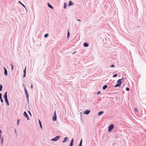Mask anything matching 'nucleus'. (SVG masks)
I'll list each match as a JSON object with an SVG mask.
<instances>
[{
  "label": "nucleus",
  "instance_id": "obj_5",
  "mask_svg": "<svg viewBox=\"0 0 146 146\" xmlns=\"http://www.w3.org/2000/svg\"><path fill=\"white\" fill-rule=\"evenodd\" d=\"M24 115L25 117H26L28 120H29V118L26 113L25 111L24 113Z\"/></svg>",
  "mask_w": 146,
  "mask_h": 146
},
{
  "label": "nucleus",
  "instance_id": "obj_19",
  "mask_svg": "<svg viewBox=\"0 0 146 146\" xmlns=\"http://www.w3.org/2000/svg\"><path fill=\"white\" fill-rule=\"evenodd\" d=\"M66 3H64V9H65L66 8Z\"/></svg>",
  "mask_w": 146,
  "mask_h": 146
},
{
  "label": "nucleus",
  "instance_id": "obj_27",
  "mask_svg": "<svg viewBox=\"0 0 146 146\" xmlns=\"http://www.w3.org/2000/svg\"><path fill=\"white\" fill-rule=\"evenodd\" d=\"M1 139V143L2 144H3V143L4 139L3 138H2Z\"/></svg>",
  "mask_w": 146,
  "mask_h": 146
},
{
  "label": "nucleus",
  "instance_id": "obj_42",
  "mask_svg": "<svg viewBox=\"0 0 146 146\" xmlns=\"http://www.w3.org/2000/svg\"><path fill=\"white\" fill-rule=\"evenodd\" d=\"M75 52H74V53H73V54H74V53H75Z\"/></svg>",
  "mask_w": 146,
  "mask_h": 146
},
{
  "label": "nucleus",
  "instance_id": "obj_41",
  "mask_svg": "<svg viewBox=\"0 0 146 146\" xmlns=\"http://www.w3.org/2000/svg\"><path fill=\"white\" fill-rule=\"evenodd\" d=\"M19 3H21V4H22V3L21 2H20V1H19Z\"/></svg>",
  "mask_w": 146,
  "mask_h": 146
},
{
  "label": "nucleus",
  "instance_id": "obj_20",
  "mask_svg": "<svg viewBox=\"0 0 146 146\" xmlns=\"http://www.w3.org/2000/svg\"><path fill=\"white\" fill-rule=\"evenodd\" d=\"M2 86L1 85H0V91H2Z\"/></svg>",
  "mask_w": 146,
  "mask_h": 146
},
{
  "label": "nucleus",
  "instance_id": "obj_38",
  "mask_svg": "<svg viewBox=\"0 0 146 146\" xmlns=\"http://www.w3.org/2000/svg\"><path fill=\"white\" fill-rule=\"evenodd\" d=\"M31 88H33V85L32 84L31 85Z\"/></svg>",
  "mask_w": 146,
  "mask_h": 146
},
{
  "label": "nucleus",
  "instance_id": "obj_18",
  "mask_svg": "<svg viewBox=\"0 0 146 146\" xmlns=\"http://www.w3.org/2000/svg\"><path fill=\"white\" fill-rule=\"evenodd\" d=\"M68 34H67V38H68L69 37V35H70V33L69 32L68 30Z\"/></svg>",
  "mask_w": 146,
  "mask_h": 146
},
{
  "label": "nucleus",
  "instance_id": "obj_9",
  "mask_svg": "<svg viewBox=\"0 0 146 146\" xmlns=\"http://www.w3.org/2000/svg\"><path fill=\"white\" fill-rule=\"evenodd\" d=\"M7 92H6V93H5V96H4L5 100L7 99Z\"/></svg>",
  "mask_w": 146,
  "mask_h": 146
},
{
  "label": "nucleus",
  "instance_id": "obj_7",
  "mask_svg": "<svg viewBox=\"0 0 146 146\" xmlns=\"http://www.w3.org/2000/svg\"><path fill=\"white\" fill-rule=\"evenodd\" d=\"M90 112V111H88V110H86L84 113V114H88Z\"/></svg>",
  "mask_w": 146,
  "mask_h": 146
},
{
  "label": "nucleus",
  "instance_id": "obj_33",
  "mask_svg": "<svg viewBox=\"0 0 146 146\" xmlns=\"http://www.w3.org/2000/svg\"><path fill=\"white\" fill-rule=\"evenodd\" d=\"M11 66H12V70H13V66L12 65H11Z\"/></svg>",
  "mask_w": 146,
  "mask_h": 146
},
{
  "label": "nucleus",
  "instance_id": "obj_1",
  "mask_svg": "<svg viewBox=\"0 0 146 146\" xmlns=\"http://www.w3.org/2000/svg\"><path fill=\"white\" fill-rule=\"evenodd\" d=\"M123 78L117 80V84H116L115 86H114V87H119L121 84V80Z\"/></svg>",
  "mask_w": 146,
  "mask_h": 146
},
{
  "label": "nucleus",
  "instance_id": "obj_40",
  "mask_svg": "<svg viewBox=\"0 0 146 146\" xmlns=\"http://www.w3.org/2000/svg\"><path fill=\"white\" fill-rule=\"evenodd\" d=\"M1 137V133H0V138Z\"/></svg>",
  "mask_w": 146,
  "mask_h": 146
},
{
  "label": "nucleus",
  "instance_id": "obj_24",
  "mask_svg": "<svg viewBox=\"0 0 146 146\" xmlns=\"http://www.w3.org/2000/svg\"><path fill=\"white\" fill-rule=\"evenodd\" d=\"M115 66L114 65H113V64H111V65L110 66V67H111V68H113V67H114Z\"/></svg>",
  "mask_w": 146,
  "mask_h": 146
},
{
  "label": "nucleus",
  "instance_id": "obj_11",
  "mask_svg": "<svg viewBox=\"0 0 146 146\" xmlns=\"http://www.w3.org/2000/svg\"><path fill=\"white\" fill-rule=\"evenodd\" d=\"M108 87V86L106 85H105L103 87V89L104 90H105Z\"/></svg>",
  "mask_w": 146,
  "mask_h": 146
},
{
  "label": "nucleus",
  "instance_id": "obj_34",
  "mask_svg": "<svg viewBox=\"0 0 146 146\" xmlns=\"http://www.w3.org/2000/svg\"><path fill=\"white\" fill-rule=\"evenodd\" d=\"M25 76H26V74H24V75L23 76V77H25Z\"/></svg>",
  "mask_w": 146,
  "mask_h": 146
},
{
  "label": "nucleus",
  "instance_id": "obj_15",
  "mask_svg": "<svg viewBox=\"0 0 146 146\" xmlns=\"http://www.w3.org/2000/svg\"><path fill=\"white\" fill-rule=\"evenodd\" d=\"M48 6L49 7L52 8V9H53V7L50 4H49V3H48Z\"/></svg>",
  "mask_w": 146,
  "mask_h": 146
},
{
  "label": "nucleus",
  "instance_id": "obj_17",
  "mask_svg": "<svg viewBox=\"0 0 146 146\" xmlns=\"http://www.w3.org/2000/svg\"><path fill=\"white\" fill-rule=\"evenodd\" d=\"M0 98L1 100V102L2 103H3V100H2L1 98V94H0Z\"/></svg>",
  "mask_w": 146,
  "mask_h": 146
},
{
  "label": "nucleus",
  "instance_id": "obj_12",
  "mask_svg": "<svg viewBox=\"0 0 146 146\" xmlns=\"http://www.w3.org/2000/svg\"><path fill=\"white\" fill-rule=\"evenodd\" d=\"M73 5V3H72L71 1H70L69 2V3L68 4V6H71L72 5Z\"/></svg>",
  "mask_w": 146,
  "mask_h": 146
},
{
  "label": "nucleus",
  "instance_id": "obj_14",
  "mask_svg": "<svg viewBox=\"0 0 146 146\" xmlns=\"http://www.w3.org/2000/svg\"><path fill=\"white\" fill-rule=\"evenodd\" d=\"M104 112L103 111H101L100 112H99V113H98V115H101L102 114H103V113Z\"/></svg>",
  "mask_w": 146,
  "mask_h": 146
},
{
  "label": "nucleus",
  "instance_id": "obj_28",
  "mask_svg": "<svg viewBox=\"0 0 146 146\" xmlns=\"http://www.w3.org/2000/svg\"><path fill=\"white\" fill-rule=\"evenodd\" d=\"M134 110L135 111L137 112L138 111V110L136 108H135Z\"/></svg>",
  "mask_w": 146,
  "mask_h": 146
},
{
  "label": "nucleus",
  "instance_id": "obj_6",
  "mask_svg": "<svg viewBox=\"0 0 146 146\" xmlns=\"http://www.w3.org/2000/svg\"><path fill=\"white\" fill-rule=\"evenodd\" d=\"M4 68V70H5L4 72V74L5 76H7V71L5 68Z\"/></svg>",
  "mask_w": 146,
  "mask_h": 146
},
{
  "label": "nucleus",
  "instance_id": "obj_26",
  "mask_svg": "<svg viewBox=\"0 0 146 146\" xmlns=\"http://www.w3.org/2000/svg\"><path fill=\"white\" fill-rule=\"evenodd\" d=\"M25 93L27 94V91L26 90V89L25 88Z\"/></svg>",
  "mask_w": 146,
  "mask_h": 146
},
{
  "label": "nucleus",
  "instance_id": "obj_21",
  "mask_svg": "<svg viewBox=\"0 0 146 146\" xmlns=\"http://www.w3.org/2000/svg\"><path fill=\"white\" fill-rule=\"evenodd\" d=\"M26 67H25V69L24 70V74H26Z\"/></svg>",
  "mask_w": 146,
  "mask_h": 146
},
{
  "label": "nucleus",
  "instance_id": "obj_25",
  "mask_svg": "<svg viewBox=\"0 0 146 146\" xmlns=\"http://www.w3.org/2000/svg\"><path fill=\"white\" fill-rule=\"evenodd\" d=\"M82 139L79 144V146H82Z\"/></svg>",
  "mask_w": 146,
  "mask_h": 146
},
{
  "label": "nucleus",
  "instance_id": "obj_43",
  "mask_svg": "<svg viewBox=\"0 0 146 146\" xmlns=\"http://www.w3.org/2000/svg\"><path fill=\"white\" fill-rule=\"evenodd\" d=\"M145 131L146 132V129L145 130Z\"/></svg>",
  "mask_w": 146,
  "mask_h": 146
},
{
  "label": "nucleus",
  "instance_id": "obj_23",
  "mask_svg": "<svg viewBox=\"0 0 146 146\" xmlns=\"http://www.w3.org/2000/svg\"><path fill=\"white\" fill-rule=\"evenodd\" d=\"M125 90H127V91H129V88H128V87H126V88Z\"/></svg>",
  "mask_w": 146,
  "mask_h": 146
},
{
  "label": "nucleus",
  "instance_id": "obj_37",
  "mask_svg": "<svg viewBox=\"0 0 146 146\" xmlns=\"http://www.w3.org/2000/svg\"><path fill=\"white\" fill-rule=\"evenodd\" d=\"M77 21H81V20H79V19H77Z\"/></svg>",
  "mask_w": 146,
  "mask_h": 146
},
{
  "label": "nucleus",
  "instance_id": "obj_31",
  "mask_svg": "<svg viewBox=\"0 0 146 146\" xmlns=\"http://www.w3.org/2000/svg\"><path fill=\"white\" fill-rule=\"evenodd\" d=\"M73 142H74V140H73V139H72L71 140V143H73Z\"/></svg>",
  "mask_w": 146,
  "mask_h": 146
},
{
  "label": "nucleus",
  "instance_id": "obj_22",
  "mask_svg": "<svg viewBox=\"0 0 146 146\" xmlns=\"http://www.w3.org/2000/svg\"><path fill=\"white\" fill-rule=\"evenodd\" d=\"M48 35L47 34H45L44 35V37H47L48 36Z\"/></svg>",
  "mask_w": 146,
  "mask_h": 146
},
{
  "label": "nucleus",
  "instance_id": "obj_39",
  "mask_svg": "<svg viewBox=\"0 0 146 146\" xmlns=\"http://www.w3.org/2000/svg\"><path fill=\"white\" fill-rule=\"evenodd\" d=\"M22 5H23V7H25V5L23 4H22Z\"/></svg>",
  "mask_w": 146,
  "mask_h": 146
},
{
  "label": "nucleus",
  "instance_id": "obj_10",
  "mask_svg": "<svg viewBox=\"0 0 146 146\" xmlns=\"http://www.w3.org/2000/svg\"><path fill=\"white\" fill-rule=\"evenodd\" d=\"M68 139V137H66L64 138V140L62 142L64 143L66 142L67 141V140Z\"/></svg>",
  "mask_w": 146,
  "mask_h": 146
},
{
  "label": "nucleus",
  "instance_id": "obj_29",
  "mask_svg": "<svg viewBox=\"0 0 146 146\" xmlns=\"http://www.w3.org/2000/svg\"><path fill=\"white\" fill-rule=\"evenodd\" d=\"M73 145V143H71L69 146H72Z\"/></svg>",
  "mask_w": 146,
  "mask_h": 146
},
{
  "label": "nucleus",
  "instance_id": "obj_35",
  "mask_svg": "<svg viewBox=\"0 0 146 146\" xmlns=\"http://www.w3.org/2000/svg\"><path fill=\"white\" fill-rule=\"evenodd\" d=\"M100 93V91H99L98 92V93H97V94H98L99 93Z\"/></svg>",
  "mask_w": 146,
  "mask_h": 146
},
{
  "label": "nucleus",
  "instance_id": "obj_3",
  "mask_svg": "<svg viewBox=\"0 0 146 146\" xmlns=\"http://www.w3.org/2000/svg\"><path fill=\"white\" fill-rule=\"evenodd\" d=\"M52 119L54 121H56V120L57 117L55 111L54 112V115L52 117Z\"/></svg>",
  "mask_w": 146,
  "mask_h": 146
},
{
  "label": "nucleus",
  "instance_id": "obj_36",
  "mask_svg": "<svg viewBox=\"0 0 146 146\" xmlns=\"http://www.w3.org/2000/svg\"><path fill=\"white\" fill-rule=\"evenodd\" d=\"M29 113L30 115H31V113L30 111H29Z\"/></svg>",
  "mask_w": 146,
  "mask_h": 146
},
{
  "label": "nucleus",
  "instance_id": "obj_2",
  "mask_svg": "<svg viewBox=\"0 0 146 146\" xmlns=\"http://www.w3.org/2000/svg\"><path fill=\"white\" fill-rule=\"evenodd\" d=\"M114 125L113 124H111L109 127L108 131L110 132L113 128Z\"/></svg>",
  "mask_w": 146,
  "mask_h": 146
},
{
  "label": "nucleus",
  "instance_id": "obj_13",
  "mask_svg": "<svg viewBox=\"0 0 146 146\" xmlns=\"http://www.w3.org/2000/svg\"><path fill=\"white\" fill-rule=\"evenodd\" d=\"M38 121H39V123L40 124V127L42 129V125L41 124V122L39 119H38Z\"/></svg>",
  "mask_w": 146,
  "mask_h": 146
},
{
  "label": "nucleus",
  "instance_id": "obj_30",
  "mask_svg": "<svg viewBox=\"0 0 146 146\" xmlns=\"http://www.w3.org/2000/svg\"><path fill=\"white\" fill-rule=\"evenodd\" d=\"M117 75V74H114V75H113V77H116Z\"/></svg>",
  "mask_w": 146,
  "mask_h": 146
},
{
  "label": "nucleus",
  "instance_id": "obj_32",
  "mask_svg": "<svg viewBox=\"0 0 146 146\" xmlns=\"http://www.w3.org/2000/svg\"><path fill=\"white\" fill-rule=\"evenodd\" d=\"M19 120L18 119L17 120V125H19Z\"/></svg>",
  "mask_w": 146,
  "mask_h": 146
},
{
  "label": "nucleus",
  "instance_id": "obj_4",
  "mask_svg": "<svg viewBox=\"0 0 146 146\" xmlns=\"http://www.w3.org/2000/svg\"><path fill=\"white\" fill-rule=\"evenodd\" d=\"M60 137L59 136H56V137H55L54 138L52 139H51V140L52 141H56L58 140V139H59Z\"/></svg>",
  "mask_w": 146,
  "mask_h": 146
},
{
  "label": "nucleus",
  "instance_id": "obj_16",
  "mask_svg": "<svg viewBox=\"0 0 146 146\" xmlns=\"http://www.w3.org/2000/svg\"><path fill=\"white\" fill-rule=\"evenodd\" d=\"M5 100L6 103L7 104V105L8 106H9V102H8V99H6V100Z\"/></svg>",
  "mask_w": 146,
  "mask_h": 146
},
{
  "label": "nucleus",
  "instance_id": "obj_8",
  "mask_svg": "<svg viewBox=\"0 0 146 146\" xmlns=\"http://www.w3.org/2000/svg\"><path fill=\"white\" fill-rule=\"evenodd\" d=\"M84 46L85 47H87L88 46V44L87 42H84Z\"/></svg>",
  "mask_w": 146,
  "mask_h": 146
}]
</instances>
